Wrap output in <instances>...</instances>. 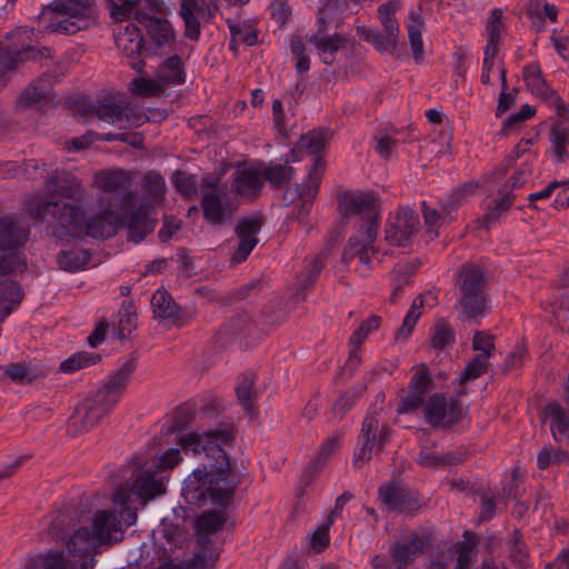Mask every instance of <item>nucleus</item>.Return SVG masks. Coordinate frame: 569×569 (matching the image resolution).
<instances>
[{
    "label": "nucleus",
    "mask_w": 569,
    "mask_h": 569,
    "mask_svg": "<svg viewBox=\"0 0 569 569\" xmlns=\"http://www.w3.org/2000/svg\"><path fill=\"white\" fill-rule=\"evenodd\" d=\"M112 500L119 511L100 510L93 518V530L88 528L74 529L69 512L59 510L49 526V532L58 540H67V558L62 552H49L38 556L27 569H90L93 566V549L96 539L100 543H113L122 539V532L137 520L136 510L127 506L129 493L119 488Z\"/></svg>",
    "instance_id": "f257e3e1"
},
{
    "label": "nucleus",
    "mask_w": 569,
    "mask_h": 569,
    "mask_svg": "<svg viewBox=\"0 0 569 569\" xmlns=\"http://www.w3.org/2000/svg\"><path fill=\"white\" fill-rule=\"evenodd\" d=\"M233 440L228 429L190 432L179 438L183 450L203 453L211 462L197 468L184 480L182 496L187 503L202 506L208 499L214 505L227 506L234 496L237 482L230 477V461L224 451Z\"/></svg>",
    "instance_id": "f03ea898"
},
{
    "label": "nucleus",
    "mask_w": 569,
    "mask_h": 569,
    "mask_svg": "<svg viewBox=\"0 0 569 569\" xmlns=\"http://www.w3.org/2000/svg\"><path fill=\"white\" fill-rule=\"evenodd\" d=\"M99 213L84 220V211L80 206L61 200L41 199L31 204V212L42 221H48L52 233L60 240L71 238H110L116 234L120 217L112 209V200L107 196L97 199Z\"/></svg>",
    "instance_id": "7ed1b4c3"
},
{
    "label": "nucleus",
    "mask_w": 569,
    "mask_h": 569,
    "mask_svg": "<svg viewBox=\"0 0 569 569\" xmlns=\"http://www.w3.org/2000/svg\"><path fill=\"white\" fill-rule=\"evenodd\" d=\"M51 17L47 30L73 34L87 28L92 19L94 0H54L50 3Z\"/></svg>",
    "instance_id": "20e7f679"
},
{
    "label": "nucleus",
    "mask_w": 569,
    "mask_h": 569,
    "mask_svg": "<svg viewBox=\"0 0 569 569\" xmlns=\"http://www.w3.org/2000/svg\"><path fill=\"white\" fill-rule=\"evenodd\" d=\"M29 230L16 216L0 218V251L7 252L0 257V278L6 274L22 271L24 264L13 251L24 244Z\"/></svg>",
    "instance_id": "39448f33"
},
{
    "label": "nucleus",
    "mask_w": 569,
    "mask_h": 569,
    "mask_svg": "<svg viewBox=\"0 0 569 569\" xmlns=\"http://www.w3.org/2000/svg\"><path fill=\"white\" fill-rule=\"evenodd\" d=\"M397 6L386 2L378 8V18L383 27L380 32L377 29L366 26L357 27V34L365 41L371 43L379 52L393 53L400 37L399 22L396 18Z\"/></svg>",
    "instance_id": "423d86ee"
},
{
    "label": "nucleus",
    "mask_w": 569,
    "mask_h": 569,
    "mask_svg": "<svg viewBox=\"0 0 569 569\" xmlns=\"http://www.w3.org/2000/svg\"><path fill=\"white\" fill-rule=\"evenodd\" d=\"M423 549V539L418 533H410L391 546L390 558L386 555H376L371 559V565L373 569H405L416 560Z\"/></svg>",
    "instance_id": "0eeeda50"
},
{
    "label": "nucleus",
    "mask_w": 569,
    "mask_h": 569,
    "mask_svg": "<svg viewBox=\"0 0 569 569\" xmlns=\"http://www.w3.org/2000/svg\"><path fill=\"white\" fill-rule=\"evenodd\" d=\"M379 231V224L373 222L362 223L358 232L351 236L346 244L342 253V262L349 263L350 260L358 258L365 266L360 271L361 274H367L370 269V252L377 253L378 250L373 246Z\"/></svg>",
    "instance_id": "6e6552de"
},
{
    "label": "nucleus",
    "mask_w": 569,
    "mask_h": 569,
    "mask_svg": "<svg viewBox=\"0 0 569 569\" xmlns=\"http://www.w3.org/2000/svg\"><path fill=\"white\" fill-rule=\"evenodd\" d=\"M114 407L104 402L96 392L88 396L74 410L69 428L82 433L99 423Z\"/></svg>",
    "instance_id": "1a4fd4ad"
},
{
    "label": "nucleus",
    "mask_w": 569,
    "mask_h": 569,
    "mask_svg": "<svg viewBox=\"0 0 569 569\" xmlns=\"http://www.w3.org/2000/svg\"><path fill=\"white\" fill-rule=\"evenodd\" d=\"M130 184V176L122 169L99 170L93 176V187L102 192L101 196L109 197L113 202V196L121 193L122 206L133 202L134 193L129 190Z\"/></svg>",
    "instance_id": "9d476101"
},
{
    "label": "nucleus",
    "mask_w": 569,
    "mask_h": 569,
    "mask_svg": "<svg viewBox=\"0 0 569 569\" xmlns=\"http://www.w3.org/2000/svg\"><path fill=\"white\" fill-rule=\"evenodd\" d=\"M379 199L373 193L346 192L339 198L341 212L349 216H359L365 223L376 222L379 224Z\"/></svg>",
    "instance_id": "9b49d317"
},
{
    "label": "nucleus",
    "mask_w": 569,
    "mask_h": 569,
    "mask_svg": "<svg viewBox=\"0 0 569 569\" xmlns=\"http://www.w3.org/2000/svg\"><path fill=\"white\" fill-rule=\"evenodd\" d=\"M388 428L385 425H380L376 412H369L362 421L361 431L359 435V441L361 447L356 453L355 463L359 461L362 463L371 459L373 448H382L387 441Z\"/></svg>",
    "instance_id": "f8f14e48"
},
{
    "label": "nucleus",
    "mask_w": 569,
    "mask_h": 569,
    "mask_svg": "<svg viewBox=\"0 0 569 569\" xmlns=\"http://www.w3.org/2000/svg\"><path fill=\"white\" fill-rule=\"evenodd\" d=\"M378 499L382 508L389 512H410L420 507L419 498L406 487L387 482L379 487Z\"/></svg>",
    "instance_id": "ddd939ff"
},
{
    "label": "nucleus",
    "mask_w": 569,
    "mask_h": 569,
    "mask_svg": "<svg viewBox=\"0 0 569 569\" xmlns=\"http://www.w3.org/2000/svg\"><path fill=\"white\" fill-rule=\"evenodd\" d=\"M200 207L204 220L212 226H223L237 210L227 190L202 192Z\"/></svg>",
    "instance_id": "4468645a"
},
{
    "label": "nucleus",
    "mask_w": 569,
    "mask_h": 569,
    "mask_svg": "<svg viewBox=\"0 0 569 569\" xmlns=\"http://www.w3.org/2000/svg\"><path fill=\"white\" fill-rule=\"evenodd\" d=\"M425 419L432 427H447L456 423L461 416V408L458 400L449 402L441 393L429 397L425 403Z\"/></svg>",
    "instance_id": "2eb2a0df"
},
{
    "label": "nucleus",
    "mask_w": 569,
    "mask_h": 569,
    "mask_svg": "<svg viewBox=\"0 0 569 569\" xmlns=\"http://www.w3.org/2000/svg\"><path fill=\"white\" fill-rule=\"evenodd\" d=\"M143 37L140 29L131 22L123 26L116 36V46L128 60V64L136 71L142 72L144 61L141 58Z\"/></svg>",
    "instance_id": "dca6fc26"
},
{
    "label": "nucleus",
    "mask_w": 569,
    "mask_h": 569,
    "mask_svg": "<svg viewBox=\"0 0 569 569\" xmlns=\"http://www.w3.org/2000/svg\"><path fill=\"white\" fill-rule=\"evenodd\" d=\"M136 368L137 363L134 359L126 360L117 370L108 375L101 388H99L96 393L102 398L106 403L116 407Z\"/></svg>",
    "instance_id": "f3484780"
},
{
    "label": "nucleus",
    "mask_w": 569,
    "mask_h": 569,
    "mask_svg": "<svg viewBox=\"0 0 569 569\" xmlns=\"http://www.w3.org/2000/svg\"><path fill=\"white\" fill-rule=\"evenodd\" d=\"M433 381L430 371L426 365H421L418 371L411 377L408 385V392L402 398L398 409L399 413H408L418 410L430 391Z\"/></svg>",
    "instance_id": "a211bd4d"
},
{
    "label": "nucleus",
    "mask_w": 569,
    "mask_h": 569,
    "mask_svg": "<svg viewBox=\"0 0 569 569\" xmlns=\"http://www.w3.org/2000/svg\"><path fill=\"white\" fill-rule=\"evenodd\" d=\"M262 224V218L257 216L242 218L238 221L236 226V234L239 238V242L232 253L231 260L233 263H241L249 257L253 248L258 244L257 234L259 233Z\"/></svg>",
    "instance_id": "6ab92c4d"
},
{
    "label": "nucleus",
    "mask_w": 569,
    "mask_h": 569,
    "mask_svg": "<svg viewBox=\"0 0 569 569\" xmlns=\"http://www.w3.org/2000/svg\"><path fill=\"white\" fill-rule=\"evenodd\" d=\"M418 217L413 210L401 208L385 230V240L391 246L402 247L417 231Z\"/></svg>",
    "instance_id": "aec40b11"
},
{
    "label": "nucleus",
    "mask_w": 569,
    "mask_h": 569,
    "mask_svg": "<svg viewBox=\"0 0 569 569\" xmlns=\"http://www.w3.org/2000/svg\"><path fill=\"white\" fill-rule=\"evenodd\" d=\"M167 478L152 467L134 475L131 487L128 491L129 496L134 493L139 499L147 501L166 492Z\"/></svg>",
    "instance_id": "412c9836"
},
{
    "label": "nucleus",
    "mask_w": 569,
    "mask_h": 569,
    "mask_svg": "<svg viewBox=\"0 0 569 569\" xmlns=\"http://www.w3.org/2000/svg\"><path fill=\"white\" fill-rule=\"evenodd\" d=\"M51 58V50L48 47H26L21 50L10 51L0 48V89L7 84L8 73L16 69L18 63L27 60H42Z\"/></svg>",
    "instance_id": "4be33fe9"
},
{
    "label": "nucleus",
    "mask_w": 569,
    "mask_h": 569,
    "mask_svg": "<svg viewBox=\"0 0 569 569\" xmlns=\"http://www.w3.org/2000/svg\"><path fill=\"white\" fill-rule=\"evenodd\" d=\"M263 188L261 171L253 167H238L232 173L230 192L246 200L256 199Z\"/></svg>",
    "instance_id": "5701e85b"
},
{
    "label": "nucleus",
    "mask_w": 569,
    "mask_h": 569,
    "mask_svg": "<svg viewBox=\"0 0 569 569\" xmlns=\"http://www.w3.org/2000/svg\"><path fill=\"white\" fill-rule=\"evenodd\" d=\"M326 171V163L321 157H316L311 166L306 182L298 186L297 190L301 200V207L298 216H307L312 207L313 199L318 193L319 186Z\"/></svg>",
    "instance_id": "b1692460"
},
{
    "label": "nucleus",
    "mask_w": 569,
    "mask_h": 569,
    "mask_svg": "<svg viewBox=\"0 0 569 569\" xmlns=\"http://www.w3.org/2000/svg\"><path fill=\"white\" fill-rule=\"evenodd\" d=\"M179 14L184 23V36L190 40L197 41L200 37L199 17L211 14L210 8L199 0H181Z\"/></svg>",
    "instance_id": "393cba45"
},
{
    "label": "nucleus",
    "mask_w": 569,
    "mask_h": 569,
    "mask_svg": "<svg viewBox=\"0 0 569 569\" xmlns=\"http://www.w3.org/2000/svg\"><path fill=\"white\" fill-rule=\"evenodd\" d=\"M151 206L143 203L137 207L129 216L127 229L129 239L134 243L142 241L152 232L156 220L150 216Z\"/></svg>",
    "instance_id": "a878e982"
},
{
    "label": "nucleus",
    "mask_w": 569,
    "mask_h": 569,
    "mask_svg": "<svg viewBox=\"0 0 569 569\" xmlns=\"http://www.w3.org/2000/svg\"><path fill=\"white\" fill-rule=\"evenodd\" d=\"M381 325V317L377 315L370 316L363 320L360 326L352 332L349 339V358L347 365L356 368L361 362L360 349L368 336L378 330Z\"/></svg>",
    "instance_id": "bb28decb"
},
{
    "label": "nucleus",
    "mask_w": 569,
    "mask_h": 569,
    "mask_svg": "<svg viewBox=\"0 0 569 569\" xmlns=\"http://www.w3.org/2000/svg\"><path fill=\"white\" fill-rule=\"evenodd\" d=\"M308 43L313 46L321 61L330 66L336 61V54L341 47L347 42L346 38L335 32L330 36H309L307 39Z\"/></svg>",
    "instance_id": "cd10ccee"
},
{
    "label": "nucleus",
    "mask_w": 569,
    "mask_h": 569,
    "mask_svg": "<svg viewBox=\"0 0 569 569\" xmlns=\"http://www.w3.org/2000/svg\"><path fill=\"white\" fill-rule=\"evenodd\" d=\"M486 282L487 278L482 268L475 264H465L457 280L459 296L486 292Z\"/></svg>",
    "instance_id": "c85d7f7f"
},
{
    "label": "nucleus",
    "mask_w": 569,
    "mask_h": 569,
    "mask_svg": "<svg viewBox=\"0 0 569 569\" xmlns=\"http://www.w3.org/2000/svg\"><path fill=\"white\" fill-rule=\"evenodd\" d=\"M546 419L549 421L552 438L556 441L569 440V409L559 402H549L545 408Z\"/></svg>",
    "instance_id": "c756f323"
},
{
    "label": "nucleus",
    "mask_w": 569,
    "mask_h": 569,
    "mask_svg": "<svg viewBox=\"0 0 569 569\" xmlns=\"http://www.w3.org/2000/svg\"><path fill=\"white\" fill-rule=\"evenodd\" d=\"M437 303V297L431 292H426L416 297L410 309L403 318L402 326L398 330L397 339H408L417 321L422 315V309L427 305L433 307Z\"/></svg>",
    "instance_id": "7c9ffc66"
},
{
    "label": "nucleus",
    "mask_w": 569,
    "mask_h": 569,
    "mask_svg": "<svg viewBox=\"0 0 569 569\" xmlns=\"http://www.w3.org/2000/svg\"><path fill=\"white\" fill-rule=\"evenodd\" d=\"M48 187L57 194L80 201L84 194L81 181L74 176L63 173L62 176L53 174L48 181Z\"/></svg>",
    "instance_id": "2f4dec72"
},
{
    "label": "nucleus",
    "mask_w": 569,
    "mask_h": 569,
    "mask_svg": "<svg viewBox=\"0 0 569 569\" xmlns=\"http://www.w3.org/2000/svg\"><path fill=\"white\" fill-rule=\"evenodd\" d=\"M407 31L412 50V54L416 61L420 62L423 59V41H422V29L425 26V19L421 13V9L410 10L408 13Z\"/></svg>",
    "instance_id": "473e14b6"
},
{
    "label": "nucleus",
    "mask_w": 569,
    "mask_h": 569,
    "mask_svg": "<svg viewBox=\"0 0 569 569\" xmlns=\"http://www.w3.org/2000/svg\"><path fill=\"white\" fill-rule=\"evenodd\" d=\"M227 520L224 511H206L197 520L199 545H208L209 537L220 531Z\"/></svg>",
    "instance_id": "72a5a7b5"
},
{
    "label": "nucleus",
    "mask_w": 569,
    "mask_h": 569,
    "mask_svg": "<svg viewBox=\"0 0 569 569\" xmlns=\"http://www.w3.org/2000/svg\"><path fill=\"white\" fill-rule=\"evenodd\" d=\"M157 77L164 87L184 83L186 70L181 58L173 54L162 61L157 69Z\"/></svg>",
    "instance_id": "f704fd0d"
},
{
    "label": "nucleus",
    "mask_w": 569,
    "mask_h": 569,
    "mask_svg": "<svg viewBox=\"0 0 569 569\" xmlns=\"http://www.w3.org/2000/svg\"><path fill=\"white\" fill-rule=\"evenodd\" d=\"M51 78L43 73L37 80L31 82L20 94L19 102L24 107H31L42 100H47L51 91Z\"/></svg>",
    "instance_id": "c9c22d12"
},
{
    "label": "nucleus",
    "mask_w": 569,
    "mask_h": 569,
    "mask_svg": "<svg viewBox=\"0 0 569 569\" xmlns=\"http://www.w3.org/2000/svg\"><path fill=\"white\" fill-rule=\"evenodd\" d=\"M325 267V256L317 254L306 260L305 270L297 276L296 290L297 295H301L305 298L303 292L313 286L322 268Z\"/></svg>",
    "instance_id": "e433bc0d"
},
{
    "label": "nucleus",
    "mask_w": 569,
    "mask_h": 569,
    "mask_svg": "<svg viewBox=\"0 0 569 569\" xmlns=\"http://www.w3.org/2000/svg\"><path fill=\"white\" fill-rule=\"evenodd\" d=\"M137 19L140 23L146 26L149 36L158 46L168 43L172 40L173 32L167 20L149 17L143 13H138Z\"/></svg>",
    "instance_id": "4c0bfd02"
},
{
    "label": "nucleus",
    "mask_w": 569,
    "mask_h": 569,
    "mask_svg": "<svg viewBox=\"0 0 569 569\" xmlns=\"http://www.w3.org/2000/svg\"><path fill=\"white\" fill-rule=\"evenodd\" d=\"M458 305L461 307L463 316L468 319L483 317L490 309L487 292L459 296Z\"/></svg>",
    "instance_id": "58836bf2"
},
{
    "label": "nucleus",
    "mask_w": 569,
    "mask_h": 569,
    "mask_svg": "<svg viewBox=\"0 0 569 569\" xmlns=\"http://www.w3.org/2000/svg\"><path fill=\"white\" fill-rule=\"evenodd\" d=\"M256 373L246 372L238 378L236 395L239 405L249 413L253 412L257 391L254 389Z\"/></svg>",
    "instance_id": "ea45409f"
},
{
    "label": "nucleus",
    "mask_w": 569,
    "mask_h": 569,
    "mask_svg": "<svg viewBox=\"0 0 569 569\" xmlns=\"http://www.w3.org/2000/svg\"><path fill=\"white\" fill-rule=\"evenodd\" d=\"M153 313L160 319H177L180 308L167 290L158 289L151 298Z\"/></svg>",
    "instance_id": "a19ab883"
},
{
    "label": "nucleus",
    "mask_w": 569,
    "mask_h": 569,
    "mask_svg": "<svg viewBox=\"0 0 569 569\" xmlns=\"http://www.w3.org/2000/svg\"><path fill=\"white\" fill-rule=\"evenodd\" d=\"M89 251L80 248L62 250L57 256L59 268L69 272H77L83 269L89 263Z\"/></svg>",
    "instance_id": "79ce46f5"
},
{
    "label": "nucleus",
    "mask_w": 569,
    "mask_h": 569,
    "mask_svg": "<svg viewBox=\"0 0 569 569\" xmlns=\"http://www.w3.org/2000/svg\"><path fill=\"white\" fill-rule=\"evenodd\" d=\"M513 200L515 196L511 191L500 190L499 197L492 199L488 204L487 212L482 219V226L489 229L495 224L500 219L501 214L512 206Z\"/></svg>",
    "instance_id": "37998d69"
},
{
    "label": "nucleus",
    "mask_w": 569,
    "mask_h": 569,
    "mask_svg": "<svg viewBox=\"0 0 569 569\" xmlns=\"http://www.w3.org/2000/svg\"><path fill=\"white\" fill-rule=\"evenodd\" d=\"M21 288L17 282H0V321L11 313L12 309L21 302Z\"/></svg>",
    "instance_id": "c03bdc74"
},
{
    "label": "nucleus",
    "mask_w": 569,
    "mask_h": 569,
    "mask_svg": "<svg viewBox=\"0 0 569 569\" xmlns=\"http://www.w3.org/2000/svg\"><path fill=\"white\" fill-rule=\"evenodd\" d=\"M123 108H126V100H104L94 107V114L104 122L120 127L126 112Z\"/></svg>",
    "instance_id": "a18cd8bd"
},
{
    "label": "nucleus",
    "mask_w": 569,
    "mask_h": 569,
    "mask_svg": "<svg viewBox=\"0 0 569 569\" xmlns=\"http://www.w3.org/2000/svg\"><path fill=\"white\" fill-rule=\"evenodd\" d=\"M422 209V216L425 220V224L427 227V231L429 233L433 234V238L439 236L438 229L449 222L451 220L450 218V210L449 207H447L445 203L441 204L440 210L430 208L427 206L426 201L421 203Z\"/></svg>",
    "instance_id": "49530a36"
},
{
    "label": "nucleus",
    "mask_w": 569,
    "mask_h": 569,
    "mask_svg": "<svg viewBox=\"0 0 569 569\" xmlns=\"http://www.w3.org/2000/svg\"><path fill=\"white\" fill-rule=\"evenodd\" d=\"M260 171L263 182L268 181L273 189L282 188L291 180L295 173L293 168L289 166L288 162L283 164L270 163L267 168Z\"/></svg>",
    "instance_id": "de8ad7c7"
},
{
    "label": "nucleus",
    "mask_w": 569,
    "mask_h": 569,
    "mask_svg": "<svg viewBox=\"0 0 569 569\" xmlns=\"http://www.w3.org/2000/svg\"><path fill=\"white\" fill-rule=\"evenodd\" d=\"M477 536L473 532L465 531L463 540L456 543L457 563L455 569H467L475 558Z\"/></svg>",
    "instance_id": "09e8293b"
},
{
    "label": "nucleus",
    "mask_w": 569,
    "mask_h": 569,
    "mask_svg": "<svg viewBox=\"0 0 569 569\" xmlns=\"http://www.w3.org/2000/svg\"><path fill=\"white\" fill-rule=\"evenodd\" d=\"M523 80L527 88L536 96L548 97L550 88L542 77L541 69L538 63H530L523 68Z\"/></svg>",
    "instance_id": "8fccbe9b"
},
{
    "label": "nucleus",
    "mask_w": 569,
    "mask_h": 569,
    "mask_svg": "<svg viewBox=\"0 0 569 569\" xmlns=\"http://www.w3.org/2000/svg\"><path fill=\"white\" fill-rule=\"evenodd\" d=\"M142 189L146 196L152 201L151 208L164 199L166 181L156 171H148L142 179Z\"/></svg>",
    "instance_id": "3c124183"
},
{
    "label": "nucleus",
    "mask_w": 569,
    "mask_h": 569,
    "mask_svg": "<svg viewBox=\"0 0 569 569\" xmlns=\"http://www.w3.org/2000/svg\"><path fill=\"white\" fill-rule=\"evenodd\" d=\"M328 138V130L315 129L300 137L298 148L310 154H317L326 147Z\"/></svg>",
    "instance_id": "603ef678"
},
{
    "label": "nucleus",
    "mask_w": 569,
    "mask_h": 569,
    "mask_svg": "<svg viewBox=\"0 0 569 569\" xmlns=\"http://www.w3.org/2000/svg\"><path fill=\"white\" fill-rule=\"evenodd\" d=\"M100 360L101 356L96 352H77L60 363V371L64 373H71L79 369L94 365Z\"/></svg>",
    "instance_id": "864d4df0"
},
{
    "label": "nucleus",
    "mask_w": 569,
    "mask_h": 569,
    "mask_svg": "<svg viewBox=\"0 0 569 569\" xmlns=\"http://www.w3.org/2000/svg\"><path fill=\"white\" fill-rule=\"evenodd\" d=\"M171 181L174 188L183 198L192 199L197 196L198 181L196 174H191L182 170H177L173 172Z\"/></svg>",
    "instance_id": "5fc2aeb1"
},
{
    "label": "nucleus",
    "mask_w": 569,
    "mask_h": 569,
    "mask_svg": "<svg viewBox=\"0 0 569 569\" xmlns=\"http://www.w3.org/2000/svg\"><path fill=\"white\" fill-rule=\"evenodd\" d=\"M130 90L133 94L149 98L161 94L164 91V86L157 79L136 78L130 82Z\"/></svg>",
    "instance_id": "6e6d98bb"
},
{
    "label": "nucleus",
    "mask_w": 569,
    "mask_h": 569,
    "mask_svg": "<svg viewBox=\"0 0 569 569\" xmlns=\"http://www.w3.org/2000/svg\"><path fill=\"white\" fill-rule=\"evenodd\" d=\"M550 142L553 147L556 160L559 162L568 156L569 129L563 124H553L550 131Z\"/></svg>",
    "instance_id": "4d7b16f0"
},
{
    "label": "nucleus",
    "mask_w": 569,
    "mask_h": 569,
    "mask_svg": "<svg viewBox=\"0 0 569 569\" xmlns=\"http://www.w3.org/2000/svg\"><path fill=\"white\" fill-rule=\"evenodd\" d=\"M417 461L421 467L425 468H437L441 466H449L455 463V457L452 455L439 456L433 451L430 446H425L420 449Z\"/></svg>",
    "instance_id": "13d9d810"
},
{
    "label": "nucleus",
    "mask_w": 569,
    "mask_h": 569,
    "mask_svg": "<svg viewBox=\"0 0 569 569\" xmlns=\"http://www.w3.org/2000/svg\"><path fill=\"white\" fill-rule=\"evenodd\" d=\"M217 559L218 555L211 547L201 545V549L194 552L193 557L183 565L182 569L211 568Z\"/></svg>",
    "instance_id": "bf43d9fd"
},
{
    "label": "nucleus",
    "mask_w": 569,
    "mask_h": 569,
    "mask_svg": "<svg viewBox=\"0 0 569 569\" xmlns=\"http://www.w3.org/2000/svg\"><path fill=\"white\" fill-rule=\"evenodd\" d=\"M230 34H233V42H242L249 47L258 41V32L253 26L246 22L228 21Z\"/></svg>",
    "instance_id": "052dcab7"
},
{
    "label": "nucleus",
    "mask_w": 569,
    "mask_h": 569,
    "mask_svg": "<svg viewBox=\"0 0 569 569\" xmlns=\"http://www.w3.org/2000/svg\"><path fill=\"white\" fill-rule=\"evenodd\" d=\"M478 188L479 183L476 181L466 182L452 191L445 204L449 207L450 212H452L473 196Z\"/></svg>",
    "instance_id": "680f3d73"
},
{
    "label": "nucleus",
    "mask_w": 569,
    "mask_h": 569,
    "mask_svg": "<svg viewBox=\"0 0 569 569\" xmlns=\"http://www.w3.org/2000/svg\"><path fill=\"white\" fill-rule=\"evenodd\" d=\"M488 363L486 355H476L461 372L459 378L460 385L476 380L485 375L487 372Z\"/></svg>",
    "instance_id": "e2e57ef3"
},
{
    "label": "nucleus",
    "mask_w": 569,
    "mask_h": 569,
    "mask_svg": "<svg viewBox=\"0 0 569 569\" xmlns=\"http://www.w3.org/2000/svg\"><path fill=\"white\" fill-rule=\"evenodd\" d=\"M413 271L409 266H399L397 269L392 271V292L390 296V301L396 302L402 295V288L410 283V279Z\"/></svg>",
    "instance_id": "0e129e2a"
},
{
    "label": "nucleus",
    "mask_w": 569,
    "mask_h": 569,
    "mask_svg": "<svg viewBox=\"0 0 569 569\" xmlns=\"http://www.w3.org/2000/svg\"><path fill=\"white\" fill-rule=\"evenodd\" d=\"M569 455L561 448L543 447L537 456V466L541 470L548 469L551 463L568 460Z\"/></svg>",
    "instance_id": "69168bd1"
},
{
    "label": "nucleus",
    "mask_w": 569,
    "mask_h": 569,
    "mask_svg": "<svg viewBox=\"0 0 569 569\" xmlns=\"http://www.w3.org/2000/svg\"><path fill=\"white\" fill-rule=\"evenodd\" d=\"M509 557L516 563L523 565L525 560L528 558V548L523 541L522 533L516 529L510 535L509 540Z\"/></svg>",
    "instance_id": "338daca9"
},
{
    "label": "nucleus",
    "mask_w": 569,
    "mask_h": 569,
    "mask_svg": "<svg viewBox=\"0 0 569 569\" xmlns=\"http://www.w3.org/2000/svg\"><path fill=\"white\" fill-rule=\"evenodd\" d=\"M126 112L123 113V123L120 124V129H128L131 127L139 128L147 121L149 117L142 108L133 106L126 101Z\"/></svg>",
    "instance_id": "774afa93"
}]
</instances>
